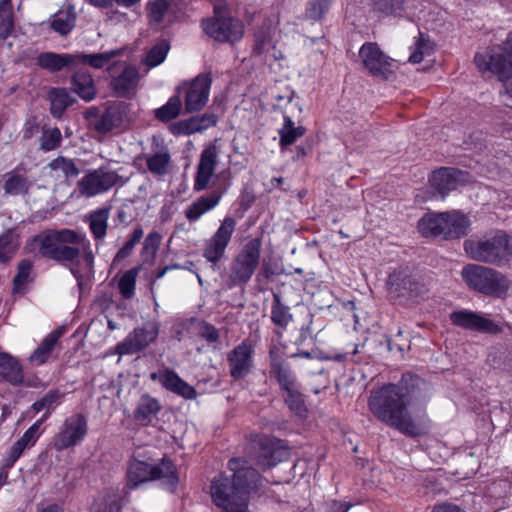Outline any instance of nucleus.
Instances as JSON below:
<instances>
[{"mask_svg":"<svg viewBox=\"0 0 512 512\" xmlns=\"http://www.w3.org/2000/svg\"><path fill=\"white\" fill-rule=\"evenodd\" d=\"M425 388L424 380L407 372L398 383H388L373 389L368 399V407L379 421L404 435L415 437L419 435V429L408 407L413 401L426 396Z\"/></svg>","mask_w":512,"mask_h":512,"instance_id":"1","label":"nucleus"},{"mask_svg":"<svg viewBox=\"0 0 512 512\" xmlns=\"http://www.w3.org/2000/svg\"><path fill=\"white\" fill-rule=\"evenodd\" d=\"M85 64L94 69L106 70L111 78L110 86L118 96L128 94V54L125 47L101 53L57 54L44 52L38 55L37 65L50 72H58L64 67Z\"/></svg>","mask_w":512,"mask_h":512,"instance_id":"2","label":"nucleus"},{"mask_svg":"<svg viewBox=\"0 0 512 512\" xmlns=\"http://www.w3.org/2000/svg\"><path fill=\"white\" fill-rule=\"evenodd\" d=\"M228 468L233 473L231 477L221 474L211 483L213 503L222 512H245L249 493L261 483L260 474L242 458L230 459Z\"/></svg>","mask_w":512,"mask_h":512,"instance_id":"3","label":"nucleus"},{"mask_svg":"<svg viewBox=\"0 0 512 512\" xmlns=\"http://www.w3.org/2000/svg\"><path fill=\"white\" fill-rule=\"evenodd\" d=\"M25 249L29 253L38 252L46 259L59 263L75 262L83 255L86 263H93L90 241L85 234L71 229L47 230L27 241Z\"/></svg>","mask_w":512,"mask_h":512,"instance_id":"4","label":"nucleus"},{"mask_svg":"<svg viewBox=\"0 0 512 512\" xmlns=\"http://www.w3.org/2000/svg\"><path fill=\"white\" fill-rule=\"evenodd\" d=\"M463 247L470 259L479 263L501 266L512 257V235L498 230L491 235L466 239Z\"/></svg>","mask_w":512,"mask_h":512,"instance_id":"5","label":"nucleus"},{"mask_svg":"<svg viewBox=\"0 0 512 512\" xmlns=\"http://www.w3.org/2000/svg\"><path fill=\"white\" fill-rule=\"evenodd\" d=\"M461 276L469 289L485 296L502 298L507 294L510 281L500 271L480 265L467 264L462 268Z\"/></svg>","mask_w":512,"mask_h":512,"instance_id":"6","label":"nucleus"},{"mask_svg":"<svg viewBox=\"0 0 512 512\" xmlns=\"http://www.w3.org/2000/svg\"><path fill=\"white\" fill-rule=\"evenodd\" d=\"M477 68L490 71L499 80L507 81L512 78V34L510 33L502 45L493 47L486 53H477L474 57Z\"/></svg>","mask_w":512,"mask_h":512,"instance_id":"7","label":"nucleus"},{"mask_svg":"<svg viewBox=\"0 0 512 512\" xmlns=\"http://www.w3.org/2000/svg\"><path fill=\"white\" fill-rule=\"evenodd\" d=\"M162 479L170 491H174L178 476L174 464L163 459L158 465H152L145 461L130 460V489L140 483L150 480Z\"/></svg>","mask_w":512,"mask_h":512,"instance_id":"8","label":"nucleus"},{"mask_svg":"<svg viewBox=\"0 0 512 512\" xmlns=\"http://www.w3.org/2000/svg\"><path fill=\"white\" fill-rule=\"evenodd\" d=\"M262 243L259 238L249 240L231 263L229 287L248 283L259 265Z\"/></svg>","mask_w":512,"mask_h":512,"instance_id":"9","label":"nucleus"},{"mask_svg":"<svg viewBox=\"0 0 512 512\" xmlns=\"http://www.w3.org/2000/svg\"><path fill=\"white\" fill-rule=\"evenodd\" d=\"M212 77L210 73H201L191 81H185L176 88L177 94L183 93L185 113L201 111L209 100Z\"/></svg>","mask_w":512,"mask_h":512,"instance_id":"10","label":"nucleus"},{"mask_svg":"<svg viewBox=\"0 0 512 512\" xmlns=\"http://www.w3.org/2000/svg\"><path fill=\"white\" fill-rule=\"evenodd\" d=\"M205 34L219 43L234 44L244 35V24L241 20L229 15L214 16L202 21Z\"/></svg>","mask_w":512,"mask_h":512,"instance_id":"11","label":"nucleus"},{"mask_svg":"<svg viewBox=\"0 0 512 512\" xmlns=\"http://www.w3.org/2000/svg\"><path fill=\"white\" fill-rule=\"evenodd\" d=\"M388 284L390 294L404 302H414L427 292L425 284L407 270L390 274Z\"/></svg>","mask_w":512,"mask_h":512,"instance_id":"12","label":"nucleus"},{"mask_svg":"<svg viewBox=\"0 0 512 512\" xmlns=\"http://www.w3.org/2000/svg\"><path fill=\"white\" fill-rule=\"evenodd\" d=\"M88 431L87 419L81 413L72 414L62 423L53 437V447L63 451L81 443Z\"/></svg>","mask_w":512,"mask_h":512,"instance_id":"13","label":"nucleus"},{"mask_svg":"<svg viewBox=\"0 0 512 512\" xmlns=\"http://www.w3.org/2000/svg\"><path fill=\"white\" fill-rule=\"evenodd\" d=\"M359 57L364 68L374 77L386 80L393 73L392 59L375 42L364 43Z\"/></svg>","mask_w":512,"mask_h":512,"instance_id":"14","label":"nucleus"},{"mask_svg":"<svg viewBox=\"0 0 512 512\" xmlns=\"http://www.w3.org/2000/svg\"><path fill=\"white\" fill-rule=\"evenodd\" d=\"M236 228V221L232 217H226L221 222L217 231L205 242L203 257L210 263L216 264L225 255L231 237Z\"/></svg>","mask_w":512,"mask_h":512,"instance_id":"15","label":"nucleus"},{"mask_svg":"<svg viewBox=\"0 0 512 512\" xmlns=\"http://www.w3.org/2000/svg\"><path fill=\"white\" fill-rule=\"evenodd\" d=\"M118 181L114 171L99 168L89 171L77 184L78 191L86 197H93L112 188Z\"/></svg>","mask_w":512,"mask_h":512,"instance_id":"16","label":"nucleus"},{"mask_svg":"<svg viewBox=\"0 0 512 512\" xmlns=\"http://www.w3.org/2000/svg\"><path fill=\"white\" fill-rule=\"evenodd\" d=\"M256 463L263 469L271 468L285 460L289 451L281 440L263 437L257 442Z\"/></svg>","mask_w":512,"mask_h":512,"instance_id":"17","label":"nucleus"},{"mask_svg":"<svg viewBox=\"0 0 512 512\" xmlns=\"http://www.w3.org/2000/svg\"><path fill=\"white\" fill-rule=\"evenodd\" d=\"M453 325L462 329L497 334L501 331L499 326L492 320L469 310L454 311L450 314Z\"/></svg>","mask_w":512,"mask_h":512,"instance_id":"18","label":"nucleus"},{"mask_svg":"<svg viewBox=\"0 0 512 512\" xmlns=\"http://www.w3.org/2000/svg\"><path fill=\"white\" fill-rule=\"evenodd\" d=\"M253 347L246 341L235 346L227 355L230 376L234 380L245 378L253 367Z\"/></svg>","mask_w":512,"mask_h":512,"instance_id":"19","label":"nucleus"},{"mask_svg":"<svg viewBox=\"0 0 512 512\" xmlns=\"http://www.w3.org/2000/svg\"><path fill=\"white\" fill-rule=\"evenodd\" d=\"M429 181L444 197L459 185L466 183L468 181V173L457 168L442 167L432 173Z\"/></svg>","mask_w":512,"mask_h":512,"instance_id":"20","label":"nucleus"},{"mask_svg":"<svg viewBox=\"0 0 512 512\" xmlns=\"http://www.w3.org/2000/svg\"><path fill=\"white\" fill-rule=\"evenodd\" d=\"M218 158V148L214 144L208 145L200 155L194 180V191L205 190L214 174Z\"/></svg>","mask_w":512,"mask_h":512,"instance_id":"21","label":"nucleus"},{"mask_svg":"<svg viewBox=\"0 0 512 512\" xmlns=\"http://www.w3.org/2000/svg\"><path fill=\"white\" fill-rule=\"evenodd\" d=\"M33 186V181L28 177V168L24 163H19L11 171L4 175L3 190L8 195H26Z\"/></svg>","mask_w":512,"mask_h":512,"instance_id":"22","label":"nucleus"},{"mask_svg":"<svg viewBox=\"0 0 512 512\" xmlns=\"http://www.w3.org/2000/svg\"><path fill=\"white\" fill-rule=\"evenodd\" d=\"M125 107L120 104H113L106 108L97 118L92 122V129L98 134L105 135L116 129H119L125 119Z\"/></svg>","mask_w":512,"mask_h":512,"instance_id":"23","label":"nucleus"},{"mask_svg":"<svg viewBox=\"0 0 512 512\" xmlns=\"http://www.w3.org/2000/svg\"><path fill=\"white\" fill-rule=\"evenodd\" d=\"M65 332L66 328L64 326H60L50 332L33 351L29 358L30 362L37 366L46 363L52 357L54 351L61 349L59 340Z\"/></svg>","mask_w":512,"mask_h":512,"instance_id":"24","label":"nucleus"},{"mask_svg":"<svg viewBox=\"0 0 512 512\" xmlns=\"http://www.w3.org/2000/svg\"><path fill=\"white\" fill-rule=\"evenodd\" d=\"M445 219L443 239H458L467 235L470 221L466 215L459 211L445 212Z\"/></svg>","mask_w":512,"mask_h":512,"instance_id":"25","label":"nucleus"},{"mask_svg":"<svg viewBox=\"0 0 512 512\" xmlns=\"http://www.w3.org/2000/svg\"><path fill=\"white\" fill-rule=\"evenodd\" d=\"M158 325L155 322H146L142 327L134 329L130 337V354L145 349L154 342L158 336Z\"/></svg>","mask_w":512,"mask_h":512,"instance_id":"26","label":"nucleus"},{"mask_svg":"<svg viewBox=\"0 0 512 512\" xmlns=\"http://www.w3.org/2000/svg\"><path fill=\"white\" fill-rule=\"evenodd\" d=\"M160 381L166 389L184 397L185 399H194L197 396L195 388L182 380L177 373L172 370H166L162 373L160 375Z\"/></svg>","mask_w":512,"mask_h":512,"instance_id":"27","label":"nucleus"},{"mask_svg":"<svg viewBox=\"0 0 512 512\" xmlns=\"http://www.w3.org/2000/svg\"><path fill=\"white\" fill-rule=\"evenodd\" d=\"M222 193L212 192L209 195L201 196L191 203L185 210V216L190 222L197 221L206 212L212 210L220 201Z\"/></svg>","mask_w":512,"mask_h":512,"instance_id":"28","label":"nucleus"},{"mask_svg":"<svg viewBox=\"0 0 512 512\" xmlns=\"http://www.w3.org/2000/svg\"><path fill=\"white\" fill-rule=\"evenodd\" d=\"M445 221V212L427 214L418 222L419 232L424 237L443 238Z\"/></svg>","mask_w":512,"mask_h":512,"instance_id":"29","label":"nucleus"},{"mask_svg":"<svg viewBox=\"0 0 512 512\" xmlns=\"http://www.w3.org/2000/svg\"><path fill=\"white\" fill-rule=\"evenodd\" d=\"M72 85L78 96L86 102L92 101L96 96V88L91 74L79 70L72 77Z\"/></svg>","mask_w":512,"mask_h":512,"instance_id":"30","label":"nucleus"},{"mask_svg":"<svg viewBox=\"0 0 512 512\" xmlns=\"http://www.w3.org/2000/svg\"><path fill=\"white\" fill-rule=\"evenodd\" d=\"M0 375L12 384H19L23 380L19 362L4 352H0Z\"/></svg>","mask_w":512,"mask_h":512,"instance_id":"31","label":"nucleus"},{"mask_svg":"<svg viewBox=\"0 0 512 512\" xmlns=\"http://www.w3.org/2000/svg\"><path fill=\"white\" fill-rule=\"evenodd\" d=\"M75 22V9L73 6H67L65 9H61L54 14L51 27L55 32L61 35H67L75 27Z\"/></svg>","mask_w":512,"mask_h":512,"instance_id":"32","label":"nucleus"},{"mask_svg":"<svg viewBox=\"0 0 512 512\" xmlns=\"http://www.w3.org/2000/svg\"><path fill=\"white\" fill-rule=\"evenodd\" d=\"M283 120V126L278 131L280 136L279 145L282 149L295 143L296 140L302 137L306 132L305 127L301 125L295 126L290 116L284 114Z\"/></svg>","mask_w":512,"mask_h":512,"instance_id":"33","label":"nucleus"},{"mask_svg":"<svg viewBox=\"0 0 512 512\" xmlns=\"http://www.w3.org/2000/svg\"><path fill=\"white\" fill-rule=\"evenodd\" d=\"M160 408L161 406L156 399L150 396H143L134 412V418L141 425L146 426L157 415Z\"/></svg>","mask_w":512,"mask_h":512,"instance_id":"34","label":"nucleus"},{"mask_svg":"<svg viewBox=\"0 0 512 512\" xmlns=\"http://www.w3.org/2000/svg\"><path fill=\"white\" fill-rule=\"evenodd\" d=\"M109 218V210L101 208L93 211L88 216L89 229L96 241L101 240L105 237L107 232V222Z\"/></svg>","mask_w":512,"mask_h":512,"instance_id":"35","label":"nucleus"},{"mask_svg":"<svg viewBox=\"0 0 512 512\" xmlns=\"http://www.w3.org/2000/svg\"><path fill=\"white\" fill-rule=\"evenodd\" d=\"M33 263L28 259H23L18 263L17 274L13 279V293L24 294L27 285L33 281L31 276Z\"/></svg>","mask_w":512,"mask_h":512,"instance_id":"36","label":"nucleus"},{"mask_svg":"<svg viewBox=\"0 0 512 512\" xmlns=\"http://www.w3.org/2000/svg\"><path fill=\"white\" fill-rule=\"evenodd\" d=\"M48 167L51 171L56 173L57 177H63L65 179L76 178L80 174V169L78 168L75 160L58 156L53 159Z\"/></svg>","mask_w":512,"mask_h":512,"instance_id":"37","label":"nucleus"},{"mask_svg":"<svg viewBox=\"0 0 512 512\" xmlns=\"http://www.w3.org/2000/svg\"><path fill=\"white\" fill-rule=\"evenodd\" d=\"M182 110V99L179 94H175L169 98L166 104L155 110V118L163 123L176 119Z\"/></svg>","mask_w":512,"mask_h":512,"instance_id":"38","label":"nucleus"},{"mask_svg":"<svg viewBox=\"0 0 512 512\" xmlns=\"http://www.w3.org/2000/svg\"><path fill=\"white\" fill-rule=\"evenodd\" d=\"M271 377L277 381L281 393L296 389L299 387L296 377L294 376L290 366H278L275 371L270 373Z\"/></svg>","mask_w":512,"mask_h":512,"instance_id":"39","label":"nucleus"},{"mask_svg":"<svg viewBox=\"0 0 512 512\" xmlns=\"http://www.w3.org/2000/svg\"><path fill=\"white\" fill-rule=\"evenodd\" d=\"M171 163V156L168 151H160L146 159L148 170L158 176H163L168 173Z\"/></svg>","mask_w":512,"mask_h":512,"instance_id":"40","label":"nucleus"},{"mask_svg":"<svg viewBox=\"0 0 512 512\" xmlns=\"http://www.w3.org/2000/svg\"><path fill=\"white\" fill-rule=\"evenodd\" d=\"M271 320L275 325L282 328H285L292 320V315L289 313V308L282 303L279 293H273Z\"/></svg>","mask_w":512,"mask_h":512,"instance_id":"41","label":"nucleus"},{"mask_svg":"<svg viewBox=\"0 0 512 512\" xmlns=\"http://www.w3.org/2000/svg\"><path fill=\"white\" fill-rule=\"evenodd\" d=\"M50 113L54 118H61L71 104L70 97L64 89H53L50 92Z\"/></svg>","mask_w":512,"mask_h":512,"instance_id":"42","label":"nucleus"},{"mask_svg":"<svg viewBox=\"0 0 512 512\" xmlns=\"http://www.w3.org/2000/svg\"><path fill=\"white\" fill-rule=\"evenodd\" d=\"M282 397L292 413L299 417H304L306 415L307 408L299 387L282 393Z\"/></svg>","mask_w":512,"mask_h":512,"instance_id":"43","label":"nucleus"},{"mask_svg":"<svg viewBox=\"0 0 512 512\" xmlns=\"http://www.w3.org/2000/svg\"><path fill=\"white\" fill-rule=\"evenodd\" d=\"M14 29L11 0L0 1V38L6 39Z\"/></svg>","mask_w":512,"mask_h":512,"instance_id":"44","label":"nucleus"},{"mask_svg":"<svg viewBox=\"0 0 512 512\" xmlns=\"http://www.w3.org/2000/svg\"><path fill=\"white\" fill-rule=\"evenodd\" d=\"M17 250L18 243L15 241L12 230H6L0 235V263L11 261Z\"/></svg>","mask_w":512,"mask_h":512,"instance_id":"45","label":"nucleus"},{"mask_svg":"<svg viewBox=\"0 0 512 512\" xmlns=\"http://www.w3.org/2000/svg\"><path fill=\"white\" fill-rule=\"evenodd\" d=\"M169 49V42L167 40H161L147 52L143 63L148 68L160 65L165 60Z\"/></svg>","mask_w":512,"mask_h":512,"instance_id":"46","label":"nucleus"},{"mask_svg":"<svg viewBox=\"0 0 512 512\" xmlns=\"http://www.w3.org/2000/svg\"><path fill=\"white\" fill-rule=\"evenodd\" d=\"M62 141V135L59 128H47L43 130L40 137V149L49 152L58 148Z\"/></svg>","mask_w":512,"mask_h":512,"instance_id":"47","label":"nucleus"},{"mask_svg":"<svg viewBox=\"0 0 512 512\" xmlns=\"http://www.w3.org/2000/svg\"><path fill=\"white\" fill-rule=\"evenodd\" d=\"M405 0H372L373 10L382 16L397 15L403 10Z\"/></svg>","mask_w":512,"mask_h":512,"instance_id":"48","label":"nucleus"},{"mask_svg":"<svg viewBox=\"0 0 512 512\" xmlns=\"http://www.w3.org/2000/svg\"><path fill=\"white\" fill-rule=\"evenodd\" d=\"M63 394L58 390H52L47 392L41 399L36 401L32 408L36 413L42 410L53 411L60 403Z\"/></svg>","mask_w":512,"mask_h":512,"instance_id":"49","label":"nucleus"},{"mask_svg":"<svg viewBox=\"0 0 512 512\" xmlns=\"http://www.w3.org/2000/svg\"><path fill=\"white\" fill-rule=\"evenodd\" d=\"M161 243V235L158 232H151L145 239L142 248L143 262L151 263Z\"/></svg>","mask_w":512,"mask_h":512,"instance_id":"50","label":"nucleus"},{"mask_svg":"<svg viewBox=\"0 0 512 512\" xmlns=\"http://www.w3.org/2000/svg\"><path fill=\"white\" fill-rule=\"evenodd\" d=\"M169 131L174 136L199 133L194 116L171 123L169 125Z\"/></svg>","mask_w":512,"mask_h":512,"instance_id":"51","label":"nucleus"},{"mask_svg":"<svg viewBox=\"0 0 512 512\" xmlns=\"http://www.w3.org/2000/svg\"><path fill=\"white\" fill-rule=\"evenodd\" d=\"M171 0H156L147 4L148 16L151 22L160 23L171 6Z\"/></svg>","mask_w":512,"mask_h":512,"instance_id":"52","label":"nucleus"},{"mask_svg":"<svg viewBox=\"0 0 512 512\" xmlns=\"http://www.w3.org/2000/svg\"><path fill=\"white\" fill-rule=\"evenodd\" d=\"M330 8V0H309L306 16L314 21L321 20Z\"/></svg>","mask_w":512,"mask_h":512,"instance_id":"53","label":"nucleus"},{"mask_svg":"<svg viewBox=\"0 0 512 512\" xmlns=\"http://www.w3.org/2000/svg\"><path fill=\"white\" fill-rule=\"evenodd\" d=\"M433 50V44L429 39H425L423 34L420 33L419 39L415 44V50L410 55L409 61L411 63H420L425 55H429Z\"/></svg>","mask_w":512,"mask_h":512,"instance_id":"54","label":"nucleus"},{"mask_svg":"<svg viewBox=\"0 0 512 512\" xmlns=\"http://www.w3.org/2000/svg\"><path fill=\"white\" fill-rule=\"evenodd\" d=\"M198 336L209 343H214L219 339V332L213 325L202 322L199 325Z\"/></svg>","mask_w":512,"mask_h":512,"instance_id":"55","label":"nucleus"},{"mask_svg":"<svg viewBox=\"0 0 512 512\" xmlns=\"http://www.w3.org/2000/svg\"><path fill=\"white\" fill-rule=\"evenodd\" d=\"M199 132H203L210 127L216 126L218 117L214 113H204L201 115L194 116Z\"/></svg>","mask_w":512,"mask_h":512,"instance_id":"56","label":"nucleus"},{"mask_svg":"<svg viewBox=\"0 0 512 512\" xmlns=\"http://www.w3.org/2000/svg\"><path fill=\"white\" fill-rule=\"evenodd\" d=\"M41 431L38 430L37 424H32L23 434V436L19 439L27 448L32 447L37 439L41 435Z\"/></svg>","mask_w":512,"mask_h":512,"instance_id":"57","label":"nucleus"},{"mask_svg":"<svg viewBox=\"0 0 512 512\" xmlns=\"http://www.w3.org/2000/svg\"><path fill=\"white\" fill-rule=\"evenodd\" d=\"M27 447L17 440L12 447L10 448V451L8 453L6 462L9 466H13L14 463L21 457L22 453Z\"/></svg>","mask_w":512,"mask_h":512,"instance_id":"58","label":"nucleus"},{"mask_svg":"<svg viewBox=\"0 0 512 512\" xmlns=\"http://www.w3.org/2000/svg\"><path fill=\"white\" fill-rule=\"evenodd\" d=\"M89 4L98 8H112L114 3L117 6L128 8V0H86Z\"/></svg>","mask_w":512,"mask_h":512,"instance_id":"59","label":"nucleus"},{"mask_svg":"<svg viewBox=\"0 0 512 512\" xmlns=\"http://www.w3.org/2000/svg\"><path fill=\"white\" fill-rule=\"evenodd\" d=\"M270 373L275 371L278 366H285L287 363L281 358L280 350L276 346H272L269 351Z\"/></svg>","mask_w":512,"mask_h":512,"instance_id":"60","label":"nucleus"},{"mask_svg":"<svg viewBox=\"0 0 512 512\" xmlns=\"http://www.w3.org/2000/svg\"><path fill=\"white\" fill-rule=\"evenodd\" d=\"M351 507L350 502L333 500L327 503L325 512H348Z\"/></svg>","mask_w":512,"mask_h":512,"instance_id":"61","label":"nucleus"},{"mask_svg":"<svg viewBox=\"0 0 512 512\" xmlns=\"http://www.w3.org/2000/svg\"><path fill=\"white\" fill-rule=\"evenodd\" d=\"M433 512H465L459 506L449 503L435 505Z\"/></svg>","mask_w":512,"mask_h":512,"instance_id":"62","label":"nucleus"},{"mask_svg":"<svg viewBox=\"0 0 512 512\" xmlns=\"http://www.w3.org/2000/svg\"><path fill=\"white\" fill-rule=\"evenodd\" d=\"M267 43H268V38L265 35H263V34L256 35L255 44H254V48H253L254 52L257 54H262L265 50V46Z\"/></svg>","mask_w":512,"mask_h":512,"instance_id":"63","label":"nucleus"},{"mask_svg":"<svg viewBox=\"0 0 512 512\" xmlns=\"http://www.w3.org/2000/svg\"><path fill=\"white\" fill-rule=\"evenodd\" d=\"M38 129V125L35 121V119L27 120L24 124V137L30 138L32 137Z\"/></svg>","mask_w":512,"mask_h":512,"instance_id":"64","label":"nucleus"}]
</instances>
